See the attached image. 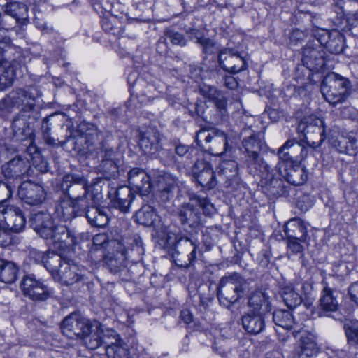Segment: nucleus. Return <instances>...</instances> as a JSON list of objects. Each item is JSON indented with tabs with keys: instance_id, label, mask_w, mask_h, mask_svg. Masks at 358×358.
<instances>
[{
	"instance_id": "1",
	"label": "nucleus",
	"mask_w": 358,
	"mask_h": 358,
	"mask_svg": "<svg viewBox=\"0 0 358 358\" xmlns=\"http://www.w3.org/2000/svg\"><path fill=\"white\" fill-rule=\"evenodd\" d=\"M92 327L90 321L77 313L66 316L61 326L65 336L70 338L81 339L87 348L95 350L101 345L102 329L96 327L94 331Z\"/></svg>"
},
{
	"instance_id": "2",
	"label": "nucleus",
	"mask_w": 358,
	"mask_h": 358,
	"mask_svg": "<svg viewBox=\"0 0 358 358\" xmlns=\"http://www.w3.org/2000/svg\"><path fill=\"white\" fill-rule=\"evenodd\" d=\"M250 290L248 280L237 273L222 277L217 287V297L221 306L231 307Z\"/></svg>"
},
{
	"instance_id": "3",
	"label": "nucleus",
	"mask_w": 358,
	"mask_h": 358,
	"mask_svg": "<svg viewBox=\"0 0 358 358\" xmlns=\"http://www.w3.org/2000/svg\"><path fill=\"white\" fill-rule=\"evenodd\" d=\"M207 215L215 211L213 205L206 198H201L196 194L189 196V201L182 204L178 209V216L183 225L196 228L201 223L200 209Z\"/></svg>"
},
{
	"instance_id": "4",
	"label": "nucleus",
	"mask_w": 358,
	"mask_h": 358,
	"mask_svg": "<svg viewBox=\"0 0 358 358\" xmlns=\"http://www.w3.org/2000/svg\"><path fill=\"white\" fill-rule=\"evenodd\" d=\"M349 80L335 73L326 76L321 85L324 98L331 105L344 101L349 95Z\"/></svg>"
},
{
	"instance_id": "5",
	"label": "nucleus",
	"mask_w": 358,
	"mask_h": 358,
	"mask_svg": "<svg viewBox=\"0 0 358 358\" xmlns=\"http://www.w3.org/2000/svg\"><path fill=\"white\" fill-rule=\"evenodd\" d=\"M243 145L248 157V169L250 174L253 177H258L261 179L268 178V165L259 157V152L261 149L260 140L257 138L256 135H251L244 139Z\"/></svg>"
},
{
	"instance_id": "6",
	"label": "nucleus",
	"mask_w": 358,
	"mask_h": 358,
	"mask_svg": "<svg viewBox=\"0 0 358 358\" xmlns=\"http://www.w3.org/2000/svg\"><path fill=\"white\" fill-rule=\"evenodd\" d=\"M297 130L303 141L312 148L319 147L325 138L323 121L313 115L305 117L299 124Z\"/></svg>"
},
{
	"instance_id": "7",
	"label": "nucleus",
	"mask_w": 358,
	"mask_h": 358,
	"mask_svg": "<svg viewBox=\"0 0 358 358\" xmlns=\"http://www.w3.org/2000/svg\"><path fill=\"white\" fill-rule=\"evenodd\" d=\"M20 289L24 296L33 301H44L51 296L50 289L34 275L24 276Z\"/></svg>"
},
{
	"instance_id": "8",
	"label": "nucleus",
	"mask_w": 358,
	"mask_h": 358,
	"mask_svg": "<svg viewBox=\"0 0 358 358\" xmlns=\"http://www.w3.org/2000/svg\"><path fill=\"white\" fill-rule=\"evenodd\" d=\"M106 345V353L108 358H129L127 345L112 329L102 330L101 345Z\"/></svg>"
},
{
	"instance_id": "9",
	"label": "nucleus",
	"mask_w": 358,
	"mask_h": 358,
	"mask_svg": "<svg viewBox=\"0 0 358 358\" xmlns=\"http://www.w3.org/2000/svg\"><path fill=\"white\" fill-rule=\"evenodd\" d=\"M2 224L13 233L21 232L25 227V217L22 210L14 206H0Z\"/></svg>"
},
{
	"instance_id": "10",
	"label": "nucleus",
	"mask_w": 358,
	"mask_h": 358,
	"mask_svg": "<svg viewBox=\"0 0 358 358\" xmlns=\"http://www.w3.org/2000/svg\"><path fill=\"white\" fill-rule=\"evenodd\" d=\"M17 194L22 201L31 206L39 205L45 199L43 187L31 180H24L21 182L18 187Z\"/></svg>"
},
{
	"instance_id": "11",
	"label": "nucleus",
	"mask_w": 358,
	"mask_h": 358,
	"mask_svg": "<svg viewBox=\"0 0 358 358\" xmlns=\"http://www.w3.org/2000/svg\"><path fill=\"white\" fill-rule=\"evenodd\" d=\"M218 59L221 67L232 73H239L247 68L245 58L234 49L225 48L222 50L219 54Z\"/></svg>"
},
{
	"instance_id": "12",
	"label": "nucleus",
	"mask_w": 358,
	"mask_h": 358,
	"mask_svg": "<svg viewBox=\"0 0 358 358\" xmlns=\"http://www.w3.org/2000/svg\"><path fill=\"white\" fill-rule=\"evenodd\" d=\"M278 156L284 162L296 163L307 155L305 148L296 141L288 140L278 150Z\"/></svg>"
},
{
	"instance_id": "13",
	"label": "nucleus",
	"mask_w": 358,
	"mask_h": 358,
	"mask_svg": "<svg viewBox=\"0 0 358 358\" xmlns=\"http://www.w3.org/2000/svg\"><path fill=\"white\" fill-rule=\"evenodd\" d=\"M53 279L62 285L69 286L83 280V274L77 265L66 262Z\"/></svg>"
},
{
	"instance_id": "14",
	"label": "nucleus",
	"mask_w": 358,
	"mask_h": 358,
	"mask_svg": "<svg viewBox=\"0 0 358 358\" xmlns=\"http://www.w3.org/2000/svg\"><path fill=\"white\" fill-rule=\"evenodd\" d=\"M10 99L15 107L21 108L23 112L35 110L37 99L32 92L24 89H17L10 92Z\"/></svg>"
},
{
	"instance_id": "15",
	"label": "nucleus",
	"mask_w": 358,
	"mask_h": 358,
	"mask_svg": "<svg viewBox=\"0 0 358 358\" xmlns=\"http://www.w3.org/2000/svg\"><path fill=\"white\" fill-rule=\"evenodd\" d=\"M338 306V292L328 286H324L320 299L319 316H329L330 313L336 312Z\"/></svg>"
},
{
	"instance_id": "16",
	"label": "nucleus",
	"mask_w": 358,
	"mask_h": 358,
	"mask_svg": "<svg viewBox=\"0 0 358 358\" xmlns=\"http://www.w3.org/2000/svg\"><path fill=\"white\" fill-rule=\"evenodd\" d=\"M31 227L42 238L49 239L52 236V230L56 225L53 224L50 215L48 213L39 212L30 218Z\"/></svg>"
},
{
	"instance_id": "17",
	"label": "nucleus",
	"mask_w": 358,
	"mask_h": 358,
	"mask_svg": "<svg viewBox=\"0 0 358 358\" xmlns=\"http://www.w3.org/2000/svg\"><path fill=\"white\" fill-rule=\"evenodd\" d=\"M243 329L252 335L260 334L265 328V320L262 313L248 312L241 318Z\"/></svg>"
},
{
	"instance_id": "18",
	"label": "nucleus",
	"mask_w": 358,
	"mask_h": 358,
	"mask_svg": "<svg viewBox=\"0 0 358 358\" xmlns=\"http://www.w3.org/2000/svg\"><path fill=\"white\" fill-rule=\"evenodd\" d=\"M17 63L10 62L0 54V91L10 87L16 75Z\"/></svg>"
},
{
	"instance_id": "19",
	"label": "nucleus",
	"mask_w": 358,
	"mask_h": 358,
	"mask_svg": "<svg viewBox=\"0 0 358 358\" xmlns=\"http://www.w3.org/2000/svg\"><path fill=\"white\" fill-rule=\"evenodd\" d=\"M284 231L287 238H295L301 242L307 241V227L303 221L299 217L289 220L284 226Z\"/></svg>"
},
{
	"instance_id": "20",
	"label": "nucleus",
	"mask_w": 358,
	"mask_h": 358,
	"mask_svg": "<svg viewBox=\"0 0 358 358\" xmlns=\"http://www.w3.org/2000/svg\"><path fill=\"white\" fill-rule=\"evenodd\" d=\"M208 149L211 154L216 156H222L229 152L231 147L228 143L226 134L219 130L213 129Z\"/></svg>"
},
{
	"instance_id": "21",
	"label": "nucleus",
	"mask_w": 358,
	"mask_h": 358,
	"mask_svg": "<svg viewBox=\"0 0 358 358\" xmlns=\"http://www.w3.org/2000/svg\"><path fill=\"white\" fill-rule=\"evenodd\" d=\"M53 243L59 244V248H65L77 243V236L74 231L69 230L66 226L56 225L52 230L50 238Z\"/></svg>"
},
{
	"instance_id": "22",
	"label": "nucleus",
	"mask_w": 358,
	"mask_h": 358,
	"mask_svg": "<svg viewBox=\"0 0 358 358\" xmlns=\"http://www.w3.org/2000/svg\"><path fill=\"white\" fill-rule=\"evenodd\" d=\"M28 166V162L17 156L3 166L2 173L6 179L18 178L24 176Z\"/></svg>"
},
{
	"instance_id": "23",
	"label": "nucleus",
	"mask_w": 358,
	"mask_h": 358,
	"mask_svg": "<svg viewBox=\"0 0 358 358\" xmlns=\"http://www.w3.org/2000/svg\"><path fill=\"white\" fill-rule=\"evenodd\" d=\"M159 134L153 130H148L142 135L139 145L145 155H155L160 148Z\"/></svg>"
},
{
	"instance_id": "24",
	"label": "nucleus",
	"mask_w": 358,
	"mask_h": 358,
	"mask_svg": "<svg viewBox=\"0 0 358 358\" xmlns=\"http://www.w3.org/2000/svg\"><path fill=\"white\" fill-rule=\"evenodd\" d=\"M132 199L133 194L130 187L127 185H122L116 189L115 197L111 202L113 207L121 212L127 213L129 211Z\"/></svg>"
},
{
	"instance_id": "25",
	"label": "nucleus",
	"mask_w": 358,
	"mask_h": 358,
	"mask_svg": "<svg viewBox=\"0 0 358 358\" xmlns=\"http://www.w3.org/2000/svg\"><path fill=\"white\" fill-rule=\"evenodd\" d=\"M321 47L318 48L306 45L303 50V62L310 68L317 69L324 64L323 55L320 51Z\"/></svg>"
},
{
	"instance_id": "26",
	"label": "nucleus",
	"mask_w": 358,
	"mask_h": 358,
	"mask_svg": "<svg viewBox=\"0 0 358 358\" xmlns=\"http://www.w3.org/2000/svg\"><path fill=\"white\" fill-rule=\"evenodd\" d=\"M38 256L52 278L55 277V274L58 273L59 269L63 266V263L66 262L59 255L55 252H38Z\"/></svg>"
},
{
	"instance_id": "27",
	"label": "nucleus",
	"mask_w": 358,
	"mask_h": 358,
	"mask_svg": "<svg viewBox=\"0 0 358 358\" xmlns=\"http://www.w3.org/2000/svg\"><path fill=\"white\" fill-rule=\"evenodd\" d=\"M78 184H80L85 188V194L90 198L92 205L100 206L103 199L100 182L99 180H91L90 182H86L87 180H78Z\"/></svg>"
},
{
	"instance_id": "28",
	"label": "nucleus",
	"mask_w": 358,
	"mask_h": 358,
	"mask_svg": "<svg viewBox=\"0 0 358 358\" xmlns=\"http://www.w3.org/2000/svg\"><path fill=\"white\" fill-rule=\"evenodd\" d=\"M85 216L91 225L96 227H103L108 222V215L99 206L92 205L91 209L87 210Z\"/></svg>"
},
{
	"instance_id": "29",
	"label": "nucleus",
	"mask_w": 358,
	"mask_h": 358,
	"mask_svg": "<svg viewBox=\"0 0 358 358\" xmlns=\"http://www.w3.org/2000/svg\"><path fill=\"white\" fill-rule=\"evenodd\" d=\"M18 273L17 266L12 262L0 259V281L13 283L15 281Z\"/></svg>"
},
{
	"instance_id": "30",
	"label": "nucleus",
	"mask_w": 358,
	"mask_h": 358,
	"mask_svg": "<svg viewBox=\"0 0 358 358\" xmlns=\"http://www.w3.org/2000/svg\"><path fill=\"white\" fill-rule=\"evenodd\" d=\"M248 306L252 308L250 312L264 313L267 311L269 307V302L266 295L260 291L252 294L248 300Z\"/></svg>"
},
{
	"instance_id": "31",
	"label": "nucleus",
	"mask_w": 358,
	"mask_h": 358,
	"mask_svg": "<svg viewBox=\"0 0 358 358\" xmlns=\"http://www.w3.org/2000/svg\"><path fill=\"white\" fill-rule=\"evenodd\" d=\"M273 320L276 326L285 330H290L295 325L292 314L287 310H277L273 313Z\"/></svg>"
},
{
	"instance_id": "32",
	"label": "nucleus",
	"mask_w": 358,
	"mask_h": 358,
	"mask_svg": "<svg viewBox=\"0 0 358 358\" xmlns=\"http://www.w3.org/2000/svg\"><path fill=\"white\" fill-rule=\"evenodd\" d=\"M201 94L208 99L210 101L213 102L219 108H222L225 106V101L222 93L215 87L203 85L200 87Z\"/></svg>"
},
{
	"instance_id": "33",
	"label": "nucleus",
	"mask_w": 358,
	"mask_h": 358,
	"mask_svg": "<svg viewBox=\"0 0 358 358\" xmlns=\"http://www.w3.org/2000/svg\"><path fill=\"white\" fill-rule=\"evenodd\" d=\"M5 13L17 22H24L28 19L27 7L24 3H10L6 6Z\"/></svg>"
},
{
	"instance_id": "34",
	"label": "nucleus",
	"mask_w": 358,
	"mask_h": 358,
	"mask_svg": "<svg viewBox=\"0 0 358 358\" xmlns=\"http://www.w3.org/2000/svg\"><path fill=\"white\" fill-rule=\"evenodd\" d=\"M281 296L286 306L289 308H294L301 303V296L290 285L282 288Z\"/></svg>"
},
{
	"instance_id": "35",
	"label": "nucleus",
	"mask_w": 358,
	"mask_h": 358,
	"mask_svg": "<svg viewBox=\"0 0 358 358\" xmlns=\"http://www.w3.org/2000/svg\"><path fill=\"white\" fill-rule=\"evenodd\" d=\"M55 214L64 221L69 220L76 215L73 203L71 200L61 201L55 208Z\"/></svg>"
},
{
	"instance_id": "36",
	"label": "nucleus",
	"mask_w": 358,
	"mask_h": 358,
	"mask_svg": "<svg viewBox=\"0 0 358 358\" xmlns=\"http://www.w3.org/2000/svg\"><path fill=\"white\" fill-rule=\"evenodd\" d=\"M157 215L152 207L148 205L142 206L136 213V221L144 226H151L156 220Z\"/></svg>"
},
{
	"instance_id": "37",
	"label": "nucleus",
	"mask_w": 358,
	"mask_h": 358,
	"mask_svg": "<svg viewBox=\"0 0 358 358\" xmlns=\"http://www.w3.org/2000/svg\"><path fill=\"white\" fill-rule=\"evenodd\" d=\"M318 352V348L314 341L308 338H303L299 350L297 352L298 358H313Z\"/></svg>"
},
{
	"instance_id": "38",
	"label": "nucleus",
	"mask_w": 358,
	"mask_h": 358,
	"mask_svg": "<svg viewBox=\"0 0 358 358\" xmlns=\"http://www.w3.org/2000/svg\"><path fill=\"white\" fill-rule=\"evenodd\" d=\"M192 175L196 179L204 178L214 179L215 175L210 165L204 161H197L192 167Z\"/></svg>"
},
{
	"instance_id": "39",
	"label": "nucleus",
	"mask_w": 358,
	"mask_h": 358,
	"mask_svg": "<svg viewBox=\"0 0 358 358\" xmlns=\"http://www.w3.org/2000/svg\"><path fill=\"white\" fill-rule=\"evenodd\" d=\"M338 150L341 152H345L352 155L358 150V141L354 137H342L338 141Z\"/></svg>"
},
{
	"instance_id": "40",
	"label": "nucleus",
	"mask_w": 358,
	"mask_h": 358,
	"mask_svg": "<svg viewBox=\"0 0 358 358\" xmlns=\"http://www.w3.org/2000/svg\"><path fill=\"white\" fill-rule=\"evenodd\" d=\"M329 35V40L326 42L327 48L334 54H338L343 50V37L338 31H334Z\"/></svg>"
},
{
	"instance_id": "41",
	"label": "nucleus",
	"mask_w": 358,
	"mask_h": 358,
	"mask_svg": "<svg viewBox=\"0 0 358 358\" xmlns=\"http://www.w3.org/2000/svg\"><path fill=\"white\" fill-rule=\"evenodd\" d=\"M76 210V215H80L83 213L86 215L87 209H91L92 201L90 198L85 194L83 196H78L72 201Z\"/></svg>"
},
{
	"instance_id": "42",
	"label": "nucleus",
	"mask_w": 358,
	"mask_h": 358,
	"mask_svg": "<svg viewBox=\"0 0 358 358\" xmlns=\"http://www.w3.org/2000/svg\"><path fill=\"white\" fill-rule=\"evenodd\" d=\"M221 171L223 177L234 179L238 176V164L233 160L223 162L221 164Z\"/></svg>"
},
{
	"instance_id": "43",
	"label": "nucleus",
	"mask_w": 358,
	"mask_h": 358,
	"mask_svg": "<svg viewBox=\"0 0 358 358\" xmlns=\"http://www.w3.org/2000/svg\"><path fill=\"white\" fill-rule=\"evenodd\" d=\"M29 138L31 140V143L27 148V154L31 157L32 164L36 165L38 160L41 159V152L38 148L34 144V134L33 132L29 134Z\"/></svg>"
},
{
	"instance_id": "44",
	"label": "nucleus",
	"mask_w": 358,
	"mask_h": 358,
	"mask_svg": "<svg viewBox=\"0 0 358 358\" xmlns=\"http://www.w3.org/2000/svg\"><path fill=\"white\" fill-rule=\"evenodd\" d=\"M165 35L169 38L173 45L180 46H185L187 45V40L185 36L179 32L173 31L171 29H167L165 31Z\"/></svg>"
},
{
	"instance_id": "45",
	"label": "nucleus",
	"mask_w": 358,
	"mask_h": 358,
	"mask_svg": "<svg viewBox=\"0 0 358 358\" xmlns=\"http://www.w3.org/2000/svg\"><path fill=\"white\" fill-rule=\"evenodd\" d=\"M11 232L12 231L1 224L0 227V246L6 248L13 243V238Z\"/></svg>"
},
{
	"instance_id": "46",
	"label": "nucleus",
	"mask_w": 358,
	"mask_h": 358,
	"mask_svg": "<svg viewBox=\"0 0 358 358\" xmlns=\"http://www.w3.org/2000/svg\"><path fill=\"white\" fill-rule=\"evenodd\" d=\"M285 242L288 251H290L293 254L303 252L304 248L301 243H305L306 242H301L299 240L295 238H286Z\"/></svg>"
},
{
	"instance_id": "47",
	"label": "nucleus",
	"mask_w": 358,
	"mask_h": 358,
	"mask_svg": "<svg viewBox=\"0 0 358 358\" xmlns=\"http://www.w3.org/2000/svg\"><path fill=\"white\" fill-rule=\"evenodd\" d=\"M348 341L358 345V320L351 322L347 331Z\"/></svg>"
},
{
	"instance_id": "48",
	"label": "nucleus",
	"mask_w": 358,
	"mask_h": 358,
	"mask_svg": "<svg viewBox=\"0 0 358 358\" xmlns=\"http://www.w3.org/2000/svg\"><path fill=\"white\" fill-rule=\"evenodd\" d=\"M313 205V201L309 195L304 194L300 196L296 206L301 211H307Z\"/></svg>"
},
{
	"instance_id": "49",
	"label": "nucleus",
	"mask_w": 358,
	"mask_h": 358,
	"mask_svg": "<svg viewBox=\"0 0 358 358\" xmlns=\"http://www.w3.org/2000/svg\"><path fill=\"white\" fill-rule=\"evenodd\" d=\"M212 134V130L208 131L206 129L200 130L196 136V141L200 146H204L203 143L208 145Z\"/></svg>"
},
{
	"instance_id": "50",
	"label": "nucleus",
	"mask_w": 358,
	"mask_h": 358,
	"mask_svg": "<svg viewBox=\"0 0 358 358\" xmlns=\"http://www.w3.org/2000/svg\"><path fill=\"white\" fill-rule=\"evenodd\" d=\"M0 29V54L3 55V52L6 50L7 48L10 47V40L8 37L5 36L4 27Z\"/></svg>"
},
{
	"instance_id": "51",
	"label": "nucleus",
	"mask_w": 358,
	"mask_h": 358,
	"mask_svg": "<svg viewBox=\"0 0 358 358\" xmlns=\"http://www.w3.org/2000/svg\"><path fill=\"white\" fill-rule=\"evenodd\" d=\"M10 94L0 101V111L8 113L15 107L13 103L10 99Z\"/></svg>"
},
{
	"instance_id": "52",
	"label": "nucleus",
	"mask_w": 358,
	"mask_h": 358,
	"mask_svg": "<svg viewBox=\"0 0 358 358\" xmlns=\"http://www.w3.org/2000/svg\"><path fill=\"white\" fill-rule=\"evenodd\" d=\"M129 179H131L133 178H139L141 179H145L146 178H150L143 169L139 168H134L131 169L128 173Z\"/></svg>"
},
{
	"instance_id": "53",
	"label": "nucleus",
	"mask_w": 358,
	"mask_h": 358,
	"mask_svg": "<svg viewBox=\"0 0 358 358\" xmlns=\"http://www.w3.org/2000/svg\"><path fill=\"white\" fill-rule=\"evenodd\" d=\"M93 127L94 126L92 124H90L89 123L81 122L78 126L77 132L80 134L81 138H85L88 135L90 134L87 133V131L91 130Z\"/></svg>"
},
{
	"instance_id": "54",
	"label": "nucleus",
	"mask_w": 358,
	"mask_h": 358,
	"mask_svg": "<svg viewBox=\"0 0 358 358\" xmlns=\"http://www.w3.org/2000/svg\"><path fill=\"white\" fill-rule=\"evenodd\" d=\"M203 48L206 53H212L214 49V43L210 38L203 37L199 43Z\"/></svg>"
},
{
	"instance_id": "55",
	"label": "nucleus",
	"mask_w": 358,
	"mask_h": 358,
	"mask_svg": "<svg viewBox=\"0 0 358 358\" xmlns=\"http://www.w3.org/2000/svg\"><path fill=\"white\" fill-rule=\"evenodd\" d=\"M348 292L352 301L358 306V281L352 283L350 286Z\"/></svg>"
},
{
	"instance_id": "56",
	"label": "nucleus",
	"mask_w": 358,
	"mask_h": 358,
	"mask_svg": "<svg viewBox=\"0 0 358 358\" xmlns=\"http://www.w3.org/2000/svg\"><path fill=\"white\" fill-rule=\"evenodd\" d=\"M217 180H196V185L201 186L203 190H210L214 188L216 185Z\"/></svg>"
},
{
	"instance_id": "57",
	"label": "nucleus",
	"mask_w": 358,
	"mask_h": 358,
	"mask_svg": "<svg viewBox=\"0 0 358 358\" xmlns=\"http://www.w3.org/2000/svg\"><path fill=\"white\" fill-rule=\"evenodd\" d=\"M141 182L143 183L141 187L137 185L138 192L141 195L144 196L148 194L151 190L150 180H145L144 182L141 180Z\"/></svg>"
},
{
	"instance_id": "58",
	"label": "nucleus",
	"mask_w": 358,
	"mask_h": 358,
	"mask_svg": "<svg viewBox=\"0 0 358 358\" xmlns=\"http://www.w3.org/2000/svg\"><path fill=\"white\" fill-rule=\"evenodd\" d=\"M346 22L351 27L358 26V12L348 14L346 17Z\"/></svg>"
},
{
	"instance_id": "59",
	"label": "nucleus",
	"mask_w": 358,
	"mask_h": 358,
	"mask_svg": "<svg viewBox=\"0 0 358 358\" xmlns=\"http://www.w3.org/2000/svg\"><path fill=\"white\" fill-rule=\"evenodd\" d=\"M187 34L189 35L191 39H196L197 43H200L201 40L203 38V34L196 29H191L187 31Z\"/></svg>"
},
{
	"instance_id": "60",
	"label": "nucleus",
	"mask_w": 358,
	"mask_h": 358,
	"mask_svg": "<svg viewBox=\"0 0 358 358\" xmlns=\"http://www.w3.org/2000/svg\"><path fill=\"white\" fill-rule=\"evenodd\" d=\"M176 234L167 231L166 237H165V245L167 247H172L176 243Z\"/></svg>"
},
{
	"instance_id": "61",
	"label": "nucleus",
	"mask_w": 358,
	"mask_h": 358,
	"mask_svg": "<svg viewBox=\"0 0 358 358\" xmlns=\"http://www.w3.org/2000/svg\"><path fill=\"white\" fill-rule=\"evenodd\" d=\"M181 320L185 324H190L193 321V315L187 309L182 310L180 316Z\"/></svg>"
},
{
	"instance_id": "62",
	"label": "nucleus",
	"mask_w": 358,
	"mask_h": 358,
	"mask_svg": "<svg viewBox=\"0 0 358 358\" xmlns=\"http://www.w3.org/2000/svg\"><path fill=\"white\" fill-rule=\"evenodd\" d=\"M191 245L193 246V248H192L191 252L189 253V255H188L189 262L186 263L185 265L182 264L181 265L182 266L188 267L189 266L192 264V263L194 262V261L196 259V247L195 245H194L192 242H191Z\"/></svg>"
},
{
	"instance_id": "63",
	"label": "nucleus",
	"mask_w": 358,
	"mask_h": 358,
	"mask_svg": "<svg viewBox=\"0 0 358 358\" xmlns=\"http://www.w3.org/2000/svg\"><path fill=\"white\" fill-rule=\"evenodd\" d=\"M237 82L234 78L229 76L225 78V85L229 89H234L237 87Z\"/></svg>"
},
{
	"instance_id": "64",
	"label": "nucleus",
	"mask_w": 358,
	"mask_h": 358,
	"mask_svg": "<svg viewBox=\"0 0 358 358\" xmlns=\"http://www.w3.org/2000/svg\"><path fill=\"white\" fill-rule=\"evenodd\" d=\"M188 151V148L185 145H178L176 146L175 152L179 156H184Z\"/></svg>"
}]
</instances>
